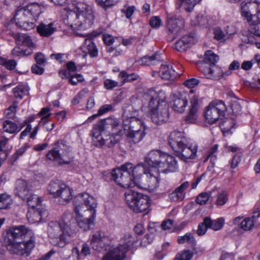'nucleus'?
I'll return each instance as SVG.
<instances>
[{
  "mask_svg": "<svg viewBox=\"0 0 260 260\" xmlns=\"http://www.w3.org/2000/svg\"><path fill=\"white\" fill-rule=\"evenodd\" d=\"M56 30V27L54 22H51L47 23L46 22H41L37 27L38 33L42 37H49Z\"/></svg>",
  "mask_w": 260,
  "mask_h": 260,
  "instance_id": "obj_25",
  "label": "nucleus"
},
{
  "mask_svg": "<svg viewBox=\"0 0 260 260\" xmlns=\"http://www.w3.org/2000/svg\"><path fill=\"white\" fill-rule=\"evenodd\" d=\"M47 190L53 197L58 198V201L61 204L69 203L73 197L70 188L58 180L51 181Z\"/></svg>",
  "mask_w": 260,
  "mask_h": 260,
  "instance_id": "obj_12",
  "label": "nucleus"
},
{
  "mask_svg": "<svg viewBox=\"0 0 260 260\" xmlns=\"http://www.w3.org/2000/svg\"><path fill=\"white\" fill-rule=\"evenodd\" d=\"M235 125V122L232 118H226L219 123L220 127L223 133L231 132Z\"/></svg>",
  "mask_w": 260,
  "mask_h": 260,
  "instance_id": "obj_40",
  "label": "nucleus"
},
{
  "mask_svg": "<svg viewBox=\"0 0 260 260\" xmlns=\"http://www.w3.org/2000/svg\"><path fill=\"white\" fill-rule=\"evenodd\" d=\"M126 136V140L129 143L137 144L139 143L145 136V131H135L124 132Z\"/></svg>",
  "mask_w": 260,
  "mask_h": 260,
  "instance_id": "obj_29",
  "label": "nucleus"
},
{
  "mask_svg": "<svg viewBox=\"0 0 260 260\" xmlns=\"http://www.w3.org/2000/svg\"><path fill=\"white\" fill-rule=\"evenodd\" d=\"M10 35L15 39L17 44L27 47L28 48L26 50H31V53H32L33 50L36 47L30 36L24 34H15L14 32H11Z\"/></svg>",
  "mask_w": 260,
  "mask_h": 260,
  "instance_id": "obj_22",
  "label": "nucleus"
},
{
  "mask_svg": "<svg viewBox=\"0 0 260 260\" xmlns=\"http://www.w3.org/2000/svg\"><path fill=\"white\" fill-rule=\"evenodd\" d=\"M123 128L124 132L135 131H145L142 121L135 117H131L125 118L123 120Z\"/></svg>",
  "mask_w": 260,
  "mask_h": 260,
  "instance_id": "obj_19",
  "label": "nucleus"
},
{
  "mask_svg": "<svg viewBox=\"0 0 260 260\" xmlns=\"http://www.w3.org/2000/svg\"><path fill=\"white\" fill-rule=\"evenodd\" d=\"M12 54L15 56H19L21 55H29L31 54V51L21 50L19 47H15L13 49Z\"/></svg>",
  "mask_w": 260,
  "mask_h": 260,
  "instance_id": "obj_55",
  "label": "nucleus"
},
{
  "mask_svg": "<svg viewBox=\"0 0 260 260\" xmlns=\"http://www.w3.org/2000/svg\"><path fill=\"white\" fill-rule=\"evenodd\" d=\"M119 0H96L98 5L106 10L115 5Z\"/></svg>",
  "mask_w": 260,
  "mask_h": 260,
  "instance_id": "obj_50",
  "label": "nucleus"
},
{
  "mask_svg": "<svg viewBox=\"0 0 260 260\" xmlns=\"http://www.w3.org/2000/svg\"><path fill=\"white\" fill-rule=\"evenodd\" d=\"M177 242L180 244L187 242L192 245H193L196 243L194 238L190 233H187L183 236L178 237Z\"/></svg>",
  "mask_w": 260,
  "mask_h": 260,
  "instance_id": "obj_46",
  "label": "nucleus"
},
{
  "mask_svg": "<svg viewBox=\"0 0 260 260\" xmlns=\"http://www.w3.org/2000/svg\"><path fill=\"white\" fill-rule=\"evenodd\" d=\"M144 98L149 100L148 105L149 116L156 124L167 122L170 117L169 106L165 101L166 96L162 91L156 92L153 89L148 90L144 93Z\"/></svg>",
  "mask_w": 260,
  "mask_h": 260,
  "instance_id": "obj_3",
  "label": "nucleus"
},
{
  "mask_svg": "<svg viewBox=\"0 0 260 260\" xmlns=\"http://www.w3.org/2000/svg\"><path fill=\"white\" fill-rule=\"evenodd\" d=\"M85 40V47L91 57H95L98 54V49L92 41L90 35Z\"/></svg>",
  "mask_w": 260,
  "mask_h": 260,
  "instance_id": "obj_36",
  "label": "nucleus"
},
{
  "mask_svg": "<svg viewBox=\"0 0 260 260\" xmlns=\"http://www.w3.org/2000/svg\"><path fill=\"white\" fill-rule=\"evenodd\" d=\"M183 134L178 131L172 132L168 138V143L175 155L181 160L186 162L197 156L198 147L197 145L188 146L185 143Z\"/></svg>",
  "mask_w": 260,
  "mask_h": 260,
  "instance_id": "obj_6",
  "label": "nucleus"
},
{
  "mask_svg": "<svg viewBox=\"0 0 260 260\" xmlns=\"http://www.w3.org/2000/svg\"><path fill=\"white\" fill-rule=\"evenodd\" d=\"M24 200H26L29 208L38 207L41 203V200L39 197L35 194H29L27 196Z\"/></svg>",
  "mask_w": 260,
  "mask_h": 260,
  "instance_id": "obj_42",
  "label": "nucleus"
},
{
  "mask_svg": "<svg viewBox=\"0 0 260 260\" xmlns=\"http://www.w3.org/2000/svg\"><path fill=\"white\" fill-rule=\"evenodd\" d=\"M43 6L37 3H31L25 8L30 14H32L37 21L40 14L42 12Z\"/></svg>",
  "mask_w": 260,
  "mask_h": 260,
  "instance_id": "obj_34",
  "label": "nucleus"
},
{
  "mask_svg": "<svg viewBox=\"0 0 260 260\" xmlns=\"http://www.w3.org/2000/svg\"><path fill=\"white\" fill-rule=\"evenodd\" d=\"M187 105V98L181 95L174 99L172 108L175 111L182 113L185 111Z\"/></svg>",
  "mask_w": 260,
  "mask_h": 260,
  "instance_id": "obj_31",
  "label": "nucleus"
},
{
  "mask_svg": "<svg viewBox=\"0 0 260 260\" xmlns=\"http://www.w3.org/2000/svg\"><path fill=\"white\" fill-rule=\"evenodd\" d=\"M204 59L206 62L211 63V65H214L218 60V56L213 53L211 50L207 51L204 55Z\"/></svg>",
  "mask_w": 260,
  "mask_h": 260,
  "instance_id": "obj_49",
  "label": "nucleus"
},
{
  "mask_svg": "<svg viewBox=\"0 0 260 260\" xmlns=\"http://www.w3.org/2000/svg\"><path fill=\"white\" fill-rule=\"evenodd\" d=\"M14 18L16 24L24 29L29 30L35 26L36 20L34 16L25 7L17 11Z\"/></svg>",
  "mask_w": 260,
  "mask_h": 260,
  "instance_id": "obj_17",
  "label": "nucleus"
},
{
  "mask_svg": "<svg viewBox=\"0 0 260 260\" xmlns=\"http://www.w3.org/2000/svg\"><path fill=\"white\" fill-rule=\"evenodd\" d=\"M229 28V26H227V29L226 30V32H224L219 27H215L213 30V33L214 35V39L217 40H220L224 39L226 35H232L235 34L234 32H229L228 30V28Z\"/></svg>",
  "mask_w": 260,
  "mask_h": 260,
  "instance_id": "obj_45",
  "label": "nucleus"
},
{
  "mask_svg": "<svg viewBox=\"0 0 260 260\" xmlns=\"http://www.w3.org/2000/svg\"><path fill=\"white\" fill-rule=\"evenodd\" d=\"M67 12V23L74 30L86 29L93 23L94 16L90 7L83 2L76 4L74 10L67 7L64 8Z\"/></svg>",
  "mask_w": 260,
  "mask_h": 260,
  "instance_id": "obj_4",
  "label": "nucleus"
},
{
  "mask_svg": "<svg viewBox=\"0 0 260 260\" xmlns=\"http://www.w3.org/2000/svg\"><path fill=\"white\" fill-rule=\"evenodd\" d=\"M29 88L27 85H18L13 89V93L16 98L22 99L28 93Z\"/></svg>",
  "mask_w": 260,
  "mask_h": 260,
  "instance_id": "obj_39",
  "label": "nucleus"
},
{
  "mask_svg": "<svg viewBox=\"0 0 260 260\" xmlns=\"http://www.w3.org/2000/svg\"><path fill=\"white\" fill-rule=\"evenodd\" d=\"M48 212L42 208H29L27 213V218L29 222L34 223L39 222L42 219L46 218Z\"/></svg>",
  "mask_w": 260,
  "mask_h": 260,
  "instance_id": "obj_20",
  "label": "nucleus"
},
{
  "mask_svg": "<svg viewBox=\"0 0 260 260\" xmlns=\"http://www.w3.org/2000/svg\"><path fill=\"white\" fill-rule=\"evenodd\" d=\"M1 58L3 60V62L0 63V64H3L5 67L10 70H12L15 69L16 66V62L14 60H5V59L1 57Z\"/></svg>",
  "mask_w": 260,
  "mask_h": 260,
  "instance_id": "obj_59",
  "label": "nucleus"
},
{
  "mask_svg": "<svg viewBox=\"0 0 260 260\" xmlns=\"http://www.w3.org/2000/svg\"><path fill=\"white\" fill-rule=\"evenodd\" d=\"M108 238L101 231H98L93 235L91 240L92 248L97 251H101L108 244Z\"/></svg>",
  "mask_w": 260,
  "mask_h": 260,
  "instance_id": "obj_23",
  "label": "nucleus"
},
{
  "mask_svg": "<svg viewBox=\"0 0 260 260\" xmlns=\"http://www.w3.org/2000/svg\"><path fill=\"white\" fill-rule=\"evenodd\" d=\"M93 128L94 134L99 133L96 129L102 131H105L111 129V133L113 135L117 137H120L123 135L122 127L120 124V121L117 119L114 118H108L101 120L96 123Z\"/></svg>",
  "mask_w": 260,
  "mask_h": 260,
  "instance_id": "obj_14",
  "label": "nucleus"
},
{
  "mask_svg": "<svg viewBox=\"0 0 260 260\" xmlns=\"http://www.w3.org/2000/svg\"><path fill=\"white\" fill-rule=\"evenodd\" d=\"M200 83V81L196 78H191L186 81L184 83V85L190 88H193L196 86L198 85Z\"/></svg>",
  "mask_w": 260,
  "mask_h": 260,
  "instance_id": "obj_62",
  "label": "nucleus"
},
{
  "mask_svg": "<svg viewBox=\"0 0 260 260\" xmlns=\"http://www.w3.org/2000/svg\"><path fill=\"white\" fill-rule=\"evenodd\" d=\"M73 220L72 215L70 213L63 214L60 221H51L48 228V235L51 240V243L54 246L63 248L68 244L71 239L77 233L76 223L75 228L71 223Z\"/></svg>",
  "mask_w": 260,
  "mask_h": 260,
  "instance_id": "obj_2",
  "label": "nucleus"
},
{
  "mask_svg": "<svg viewBox=\"0 0 260 260\" xmlns=\"http://www.w3.org/2000/svg\"><path fill=\"white\" fill-rule=\"evenodd\" d=\"M84 81L83 76L80 74H76L71 76L69 79L70 83L73 85H76L79 82H82Z\"/></svg>",
  "mask_w": 260,
  "mask_h": 260,
  "instance_id": "obj_58",
  "label": "nucleus"
},
{
  "mask_svg": "<svg viewBox=\"0 0 260 260\" xmlns=\"http://www.w3.org/2000/svg\"><path fill=\"white\" fill-rule=\"evenodd\" d=\"M150 25L153 28H157L161 24V21L158 16L152 17L149 21Z\"/></svg>",
  "mask_w": 260,
  "mask_h": 260,
  "instance_id": "obj_63",
  "label": "nucleus"
},
{
  "mask_svg": "<svg viewBox=\"0 0 260 260\" xmlns=\"http://www.w3.org/2000/svg\"><path fill=\"white\" fill-rule=\"evenodd\" d=\"M192 41V37L189 36H184L176 42L174 45V48L180 52L185 51L189 47Z\"/></svg>",
  "mask_w": 260,
  "mask_h": 260,
  "instance_id": "obj_32",
  "label": "nucleus"
},
{
  "mask_svg": "<svg viewBox=\"0 0 260 260\" xmlns=\"http://www.w3.org/2000/svg\"><path fill=\"white\" fill-rule=\"evenodd\" d=\"M211 223V219L209 217H205L203 219V221L200 223L198 228L197 233L199 236H202L204 235L207 229L210 228Z\"/></svg>",
  "mask_w": 260,
  "mask_h": 260,
  "instance_id": "obj_38",
  "label": "nucleus"
},
{
  "mask_svg": "<svg viewBox=\"0 0 260 260\" xmlns=\"http://www.w3.org/2000/svg\"><path fill=\"white\" fill-rule=\"evenodd\" d=\"M135 11V7L134 6H131L127 7L126 9H122L121 12L125 14L127 19H130Z\"/></svg>",
  "mask_w": 260,
  "mask_h": 260,
  "instance_id": "obj_64",
  "label": "nucleus"
},
{
  "mask_svg": "<svg viewBox=\"0 0 260 260\" xmlns=\"http://www.w3.org/2000/svg\"><path fill=\"white\" fill-rule=\"evenodd\" d=\"M50 111L49 108H44L39 112V115L41 116H43L41 119V121L40 122V124L42 122L46 121V119L50 116V113H49Z\"/></svg>",
  "mask_w": 260,
  "mask_h": 260,
  "instance_id": "obj_60",
  "label": "nucleus"
},
{
  "mask_svg": "<svg viewBox=\"0 0 260 260\" xmlns=\"http://www.w3.org/2000/svg\"><path fill=\"white\" fill-rule=\"evenodd\" d=\"M31 190V186L26 181L18 179L16 181L15 194L22 200L25 199L26 197L29 194Z\"/></svg>",
  "mask_w": 260,
  "mask_h": 260,
  "instance_id": "obj_24",
  "label": "nucleus"
},
{
  "mask_svg": "<svg viewBox=\"0 0 260 260\" xmlns=\"http://www.w3.org/2000/svg\"><path fill=\"white\" fill-rule=\"evenodd\" d=\"M192 256L191 253L188 251H184L181 253L178 254L175 260H190Z\"/></svg>",
  "mask_w": 260,
  "mask_h": 260,
  "instance_id": "obj_56",
  "label": "nucleus"
},
{
  "mask_svg": "<svg viewBox=\"0 0 260 260\" xmlns=\"http://www.w3.org/2000/svg\"><path fill=\"white\" fill-rule=\"evenodd\" d=\"M182 26V22L179 19L171 18L168 20L167 27L172 38H176L179 34Z\"/></svg>",
  "mask_w": 260,
  "mask_h": 260,
  "instance_id": "obj_26",
  "label": "nucleus"
},
{
  "mask_svg": "<svg viewBox=\"0 0 260 260\" xmlns=\"http://www.w3.org/2000/svg\"><path fill=\"white\" fill-rule=\"evenodd\" d=\"M208 20L206 16L202 15H198L195 19L193 21L194 25H199L202 26H206L208 24Z\"/></svg>",
  "mask_w": 260,
  "mask_h": 260,
  "instance_id": "obj_52",
  "label": "nucleus"
},
{
  "mask_svg": "<svg viewBox=\"0 0 260 260\" xmlns=\"http://www.w3.org/2000/svg\"><path fill=\"white\" fill-rule=\"evenodd\" d=\"M189 183L185 181L169 194V198L172 201L182 200L184 197V191L188 187Z\"/></svg>",
  "mask_w": 260,
  "mask_h": 260,
  "instance_id": "obj_28",
  "label": "nucleus"
},
{
  "mask_svg": "<svg viewBox=\"0 0 260 260\" xmlns=\"http://www.w3.org/2000/svg\"><path fill=\"white\" fill-rule=\"evenodd\" d=\"M35 59L36 64H39L40 66H44L46 62L44 55L41 52H38L35 54Z\"/></svg>",
  "mask_w": 260,
  "mask_h": 260,
  "instance_id": "obj_57",
  "label": "nucleus"
},
{
  "mask_svg": "<svg viewBox=\"0 0 260 260\" xmlns=\"http://www.w3.org/2000/svg\"><path fill=\"white\" fill-rule=\"evenodd\" d=\"M127 246L128 245L126 246L119 245L112 249L103 257L102 260H123L127 251Z\"/></svg>",
  "mask_w": 260,
  "mask_h": 260,
  "instance_id": "obj_21",
  "label": "nucleus"
},
{
  "mask_svg": "<svg viewBox=\"0 0 260 260\" xmlns=\"http://www.w3.org/2000/svg\"><path fill=\"white\" fill-rule=\"evenodd\" d=\"M158 60L157 55L154 54L152 56H145L141 59V65L143 66H151L156 63Z\"/></svg>",
  "mask_w": 260,
  "mask_h": 260,
  "instance_id": "obj_44",
  "label": "nucleus"
},
{
  "mask_svg": "<svg viewBox=\"0 0 260 260\" xmlns=\"http://www.w3.org/2000/svg\"><path fill=\"white\" fill-rule=\"evenodd\" d=\"M16 106H10L5 112V115L8 118H14L16 112Z\"/></svg>",
  "mask_w": 260,
  "mask_h": 260,
  "instance_id": "obj_61",
  "label": "nucleus"
},
{
  "mask_svg": "<svg viewBox=\"0 0 260 260\" xmlns=\"http://www.w3.org/2000/svg\"><path fill=\"white\" fill-rule=\"evenodd\" d=\"M32 235L31 231L24 225L13 226L6 230L5 241L6 242L23 241L26 236L30 239L34 238Z\"/></svg>",
  "mask_w": 260,
  "mask_h": 260,
  "instance_id": "obj_15",
  "label": "nucleus"
},
{
  "mask_svg": "<svg viewBox=\"0 0 260 260\" xmlns=\"http://www.w3.org/2000/svg\"><path fill=\"white\" fill-rule=\"evenodd\" d=\"M13 201L10 196L6 193L0 194V209H6L10 207Z\"/></svg>",
  "mask_w": 260,
  "mask_h": 260,
  "instance_id": "obj_41",
  "label": "nucleus"
},
{
  "mask_svg": "<svg viewBox=\"0 0 260 260\" xmlns=\"http://www.w3.org/2000/svg\"><path fill=\"white\" fill-rule=\"evenodd\" d=\"M18 128L17 124L9 120L5 121L3 124L4 131L10 134L19 132L20 130H18Z\"/></svg>",
  "mask_w": 260,
  "mask_h": 260,
  "instance_id": "obj_43",
  "label": "nucleus"
},
{
  "mask_svg": "<svg viewBox=\"0 0 260 260\" xmlns=\"http://www.w3.org/2000/svg\"><path fill=\"white\" fill-rule=\"evenodd\" d=\"M228 201V192L226 191H222L218 194L215 204L218 206H222L225 204Z\"/></svg>",
  "mask_w": 260,
  "mask_h": 260,
  "instance_id": "obj_47",
  "label": "nucleus"
},
{
  "mask_svg": "<svg viewBox=\"0 0 260 260\" xmlns=\"http://www.w3.org/2000/svg\"><path fill=\"white\" fill-rule=\"evenodd\" d=\"M119 77L123 80L124 82H133L136 80L139 77V76L135 73L127 74L125 72H121L119 74Z\"/></svg>",
  "mask_w": 260,
  "mask_h": 260,
  "instance_id": "obj_51",
  "label": "nucleus"
},
{
  "mask_svg": "<svg viewBox=\"0 0 260 260\" xmlns=\"http://www.w3.org/2000/svg\"><path fill=\"white\" fill-rule=\"evenodd\" d=\"M259 217H260V211L254 212L251 217L246 218L241 222V229L245 231L251 230L257 218Z\"/></svg>",
  "mask_w": 260,
  "mask_h": 260,
  "instance_id": "obj_30",
  "label": "nucleus"
},
{
  "mask_svg": "<svg viewBox=\"0 0 260 260\" xmlns=\"http://www.w3.org/2000/svg\"><path fill=\"white\" fill-rule=\"evenodd\" d=\"M99 133L94 134V128L92 129L93 141L95 145L98 147H101L104 145L108 147H112L114 144L117 143L120 137L113 135H105V132L99 129H96Z\"/></svg>",
  "mask_w": 260,
  "mask_h": 260,
  "instance_id": "obj_18",
  "label": "nucleus"
},
{
  "mask_svg": "<svg viewBox=\"0 0 260 260\" xmlns=\"http://www.w3.org/2000/svg\"><path fill=\"white\" fill-rule=\"evenodd\" d=\"M6 243L7 248L11 253L26 256L29 255L35 245V239L31 238L26 242H23V241H17Z\"/></svg>",
  "mask_w": 260,
  "mask_h": 260,
  "instance_id": "obj_16",
  "label": "nucleus"
},
{
  "mask_svg": "<svg viewBox=\"0 0 260 260\" xmlns=\"http://www.w3.org/2000/svg\"><path fill=\"white\" fill-rule=\"evenodd\" d=\"M76 220L80 228L84 231L94 225L97 204L95 199L87 193L79 194L73 199Z\"/></svg>",
  "mask_w": 260,
  "mask_h": 260,
  "instance_id": "obj_1",
  "label": "nucleus"
},
{
  "mask_svg": "<svg viewBox=\"0 0 260 260\" xmlns=\"http://www.w3.org/2000/svg\"><path fill=\"white\" fill-rule=\"evenodd\" d=\"M159 74L161 78L166 80H174L179 77L181 74V72H176L175 71L169 67L168 65H161L159 69Z\"/></svg>",
  "mask_w": 260,
  "mask_h": 260,
  "instance_id": "obj_27",
  "label": "nucleus"
},
{
  "mask_svg": "<svg viewBox=\"0 0 260 260\" xmlns=\"http://www.w3.org/2000/svg\"><path fill=\"white\" fill-rule=\"evenodd\" d=\"M210 193L202 192L198 195L196 200L197 203L201 205L206 204L209 199Z\"/></svg>",
  "mask_w": 260,
  "mask_h": 260,
  "instance_id": "obj_53",
  "label": "nucleus"
},
{
  "mask_svg": "<svg viewBox=\"0 0 260 260\" xmlns=\"http://www.w3.org/2000/svg\"><path fill=\"white\" fill-rule=\"evenodd\" d=\"M226 110V107L222 101L210 103L204 112L206 121L210 124L216 123L219 118L224 116Z\"/></svg>",
  "mask_w": 260,
  "mask_h": 260,
  "instance_id": "obj_13",
  "label": "nucleus"
},
{
  "mask_svg": "<svg viewBox=\"0 0 260 260\" xmlns=\"http://www.w3.org/2000/svg\"><path fill=\"white\" fill-rule=\"evenodd\" d=\"M242 15L247 18L252 25L249 28L248 32L254 36L260 37L259 28L255 24L260 23V2L250 1L243 2L241 5Z\"/></svg>",
  "mask_w": 260,
  "mask_h": 260,
  "instance_id": "obj_8",
  "label": "nucleus"
},
{
  "mask_svg": "<svg viewBox=\"0 0 260 260\" xmlns=\"http://www.w3.org/2000/svg\"><path fill=\"white\" fill-rule=\"evenodd\" d=\"M159 172L145 168L143 165L136 166L134 170L136 185L141 189L153 191L159 185Z\"/></svg>",
  "mask_w": 260,
  "mask_h": 260,
  "instance_id": "obj_7",
  "label": "nucleus"
},
{
  "mask_svg": "<svg viewBox=\"0 0 260 260\" xmlns=\"http://www.w3.org/2000/svg\"><path fill=\"white\" fill-rule=\"evenodd\" d=\"M133 167L131 163H126L120 168L112 170V178L114 181L123 188H129L136 185L135 175Z\"/></svg>",
  "mask_w": 260,
  "mask_h": 260,
  "instance_id": "obj_9",
  "label": "nucleus"
},
{
  "mask_svg": "<svg viewBox=\"0 0 260 260\" xmlns=\"http://www.w3.org/2000/svg\"><path fill=\"white\" fill-rule=\"evenodd\" d=\"M219 70L220 69L215 65L210 64L205 67L203 73L207 78L213 79L218 77L216 72Z\"/></svg>",
  "mask_w": 260,
  "mask_h": 260,
  "instance_id": "obj_37",
  "label": "nucleus"
},
{
  "mask_svg": "<svg viewBox=\"0 0 260 260\" xmlns=\"http://www.w3.org/2000/svg\"><path fill=\"white\" fill-rule=\"evenodd\" d=\"M46 157L59 165H69L73 161L74 158L69 147L62 141H58L55 143L53 149L47 153Z\"/></svg>",
  "mask_w": 260,
  "mask_h": 260,
  "instance_id": "obj_10",
  "label": "nucleus"
},
{
  "mask_svg": "<svg viewBox=\"0 0 260 260\" xmlns=\"http://www.w3.org/2000/svg\"><path fill=\"white\" fill-rule=\"evenodd\" d=\"M143 165L145 168L159 170L165 173L175 172L178 169L177 161L174 156L159 150L150 151Z\"/></svg>",
  "mask_w": 260,
  "mask_h": 260,
  "instance_id": "obj_5",
  "label": "nucleus"
},
{
  "mask_svg": "<svg viewBox=\"0 0 260 260\" xmlns=\"http://www.w3.org/2000/svg\"><path fill=\"white\" fill-rule=\"evenodd\" d=\"M125 200L129 208L136 213L146 211L150 205L147 196L131 189L125 191Z\"/></svg>",
  "mask_w": 260,
  "mask_h": 260,
  "instance_id": "obj_11",
  "label": "nucleus"
},
{
  "mask_svg": "<svg viewBox=\"0 0 260 260\" xmlns=\"http://www.w3.org/2000/svg\"><path fill=\"white\" fill-rule=\"evenodd\" d=\"M190 103L191 108L189 110L188 119L190 122H193L197 117V113L200 108L198 98L193 96L191 100Z\"/></svg>",
  "mask_w": 260,
  "mask_h": 260,
  "instance_id": "obj_33",
  "label": "nucleus"
},
{
  "mask_svg": "<svg viewBox=\"0 0 260 260\" xmlns=\"http://www.w3.org/2000/svg\"><path fill=\"white\" fill-rule=\"evenodd\" d=\"M211 226L210 228L214 231H218L221 229L224 224V219L222 218H218L216 220L211 219Z\"/></svg>",
  "mask_w": 260,
  "mask_h": 260,
  "instance_id": "obj_54",
  "label": "nucleus"
},
{
  "mask_svg": "<svg viewBox=\"0 0 260 260\" xmlns=\"http://www.w3.org/2000/svg\"><path fill=\"white\" fill-rule=\"evenodd\" d=\"M201 0H177L178 8L182 7L187 12H190L197 3Z\"/></svg>",
  "mask_w": 260,
  "mask_h": 260,
  "instance_id": "obj_35",
  "label": "nucleus"
},
{
  "mask_svg": "<svg viewBox=\"0 0 260 260\" xmlns=\"http://www.w3.org/2000/svg\"><path fill=\"white\" fill-rule=\"evenodd\" d=\"M75 252H76L78 256L85 257L90 254V249L87 244L84 243L82 246V249L80 252H79V250L77 248H74L73 249V253H75Z\"/></svg>",
  "mask_w": 260,
  "mask_h": 260,
  "instance_id": "obj_48",
  "label": "nucleus"
}]
</instances>
